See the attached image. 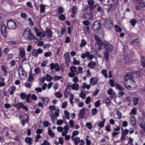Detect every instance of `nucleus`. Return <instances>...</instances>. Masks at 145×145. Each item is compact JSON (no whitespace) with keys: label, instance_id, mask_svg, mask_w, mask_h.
Returning <instances> with one entry per match:
<instances>
[{"label":"nucleus","instance_id":"f257e3e1","mask_svg":"<svg viewBox=\"0 0 145 145\" xmlns=\"http://www.w3.org/2000/svg\"><path fill=\"white\" fill-rule=\"evenodd\" d=\"M22 35L25 39H28L29 41L33 40L35 39V36L31 33L30 29L29 28L24 30Z\"/></svg>","mask_w":145,"mask_h":145},{"label":"nucleus","instance_id":"f03ea898","mask_svg":"<svg viewBox=\"0 0 145 145\" xmlns=\"http://www.w3.org/2000/svg\"><path fill=\"white\" fill-rule=\"evenodd\" d=\"M87 2L88 5L86 7L87 10L92 11L96 7V5L94 4V1L93 0H87Z\"/></svg>","mask_w":145,"mask_h":145},{"label":"nucleus","instance_id":"7ed1b4c3","mask_svg":"<svg viewBox=\"0 0 145 145\" xmlns=\"http://www.w3.org/2000/svg\"><path fill=\"white\" fill-rule=\"evenodd\" d=\"M105 22L104 25L107 29H110L112 27L113 23L112 21L107 19L103 20Z\"/></svg>","mask_w":145,"mask_h":145},{"label":"nucleus","instance_id":"20e7f679","mask_svg":"<svg viewBox=\"0 0 145 145\" xmlns=\"http://www.w3.org/2000/svg\"><path fill=\"white\" fill-rule=\"evenodd\" d=\"M7 25L8 28L10 30L16 29L17 26L15 22L12 20H9L7 21Z\"/></svg>","mask_w":145,"mask_h":145},{"label":"nucleus","instance_id":"39448f33","mask_svg":"<svg viewBox=\"0 0 145 145\" xmlns=\"http://www.w3.org/2000/svg\"><path fill=\"white\" fill-rule=\"evenodd\" d=\"M43 50L41 48H38V49H34L32 52V56L36 58L38 56L39 54H40L43 53Z\"/></svg>","mask_w":145,"mask_h":145},{"label":"nucleus","instance_id":"423d86ee","mask_svg":"<svg viewBox=\"0 0 145 145\" xmlns=\"http://www.w3.org/2000/svg\"><path fill=\"white\" fill-rule=\"evenodd\" d=\"M81 57L82 59H84L86 57H87L88 59L92 60L94 57V56L92 54H90L89 52H86L85 53L82 54L81 56Z\"/></svg>","mask_w":145,"mask_h":145},{"label":"nucleus","instance_id":"0eeeda50","mask_svg":"<svg viewBox=\"0 0 145 145\" xmlns=\"http://www.w3.org/2000/svg\"><path fill=\"white\" fill-rule=\"evenodd\" d=\"M1 24L2 26L1 28V31L3 36L4 37L6 38L7 35L6 26L4 23H2Z\"/></svg>","mask_w":145,"mask_h":145},{"label":"nucleus","instance_id":"6e6552de","mask_svg":"<svg viewBox=\"0 0 145 145\" xmlns=\"http://www.w3.org/2000/svg\"><path fill=\"white\" fill-rule=\"evenodd\" d=\"M65 60V63L66 66H68L70 64V56L69 53H66L64 55Z\"/></svg>","mask_w":145,"mask_h":145},{"label":"nucleus","instance_id":"1a4fd4ad","mask_svg":"<svg viewBox=\"0 0 145 145\" xmlns=\"http://www.w3.org/2000/svg\"><path fill=\"white\" fill-rule=\"evenodd\" d=\"M22 118H23V119H22L21 122L22 125L24 126L25 125V123H27L28 121V116L27 114H24L21 117V119Z\"/></svg>","mask_w":145,"mask_h":145},{"label":"nucleus","instance_id":"9d476101","mask_svg":"<svg viewBox=\"0 0 145 145\" xmlns=\"http://www.w3.org/2000/svg\"><path fill=\"white\" fill-rule=\"evenodd\" d=\"M100 25L99 22L97 21L94 22L92 27L94 31H96L100 29Z\"/></svg>","mask_w":145,"mask_h":145},{"label":"nucleus","instance_id":"9b49d317","mask_svg":"<svg viewBox=\"0 0 145 145\" xmlns=\"http://www.w3.org/2000/svg\"><path fill=\"white\" fill-rule=\"evenodd\" d=\"M104 47L106 49V51H107L109 52H111L113 49V46L108 42L105 43Z\"/></svg>","mask_w":145,"mask_h":145},{"label":"nucleus","instance_id":"f8f14e48","mask_svg":"<svg viewBox=\"0 0 145 145\" xmlns=\"http://www.w3.org/2000/svg\"><path fill=\"white\" fill-rule=\"evenodd\" d=\"M78 9L77 7L76 6H73L71 8L72 14L71 16L72 18L75 17V14L78 12Z\"/></svg>","mask_w":145,"mask_h":145},{"label":"nucleus","instance_id":"ddd939ff","mask_svg":"<svg viewBox=\"0 0 145 145\" xmlns=\"http://www.w3.org/2000/svg\"><path fill=\"white\" fill-rule=\"evenodd\" d=\"M85 109L83 108L80 110V112L78 114V116L79 118H82L84 117L85 113Z\"/></svg>","mask_w":145,"mask_h":145},{"label":"nucleus","instance_id":"4468645a","mask_svg":"<svg viewBox=\"0 0 145 145\" xmlns=\"http://www.w3.org/2000/svg\"><path fill=\"white\" fill-rule=\"evenodd\" d=\"M98 79L95 77L91 78L90 79L89 83L91 85L95 86L98 82Z\"/></svg>","mask_w":145,"mask_h":145},{"label":"nucleus","instance_id":"2eb2a0df","mask_svg":"<svg viewBox=\"0 0 145 145\" xmlns=\"http://www.w3.org/2000/svg\"><path fill=\"white\" fill-rule=\"evenodd\" d=\"M96 65V63L95 62L91 61L88 64L87 66L91 69H95V68Z\"/></svg>","mask_w":145,"mask_h":145},{"label":"nucleus","instance_id":"dca6fc26","mask_svg":"<svg viewBox=\"0 0 145 145\" xmlns=\"http://www.w3.org/2000/svg\"><path fill=\"white\" fill-rule=\"evenodd\" d=\"M108 93L110 96L111 98H115L116 97V93L111 89H110L108 90Z\"/></svg>","mask_w":145,"mask_h":145},{"label":"nucleus","instance_id":"f3484780","mask_svg":"<svg viewBox=\"0 0 145 145\" xmlns=\"http://www.w3.org/2000/svg\"><path fill=\"white\" fill-rule=\"evenodd\" d=\"M39 99L40 101H42L45 105H48L49 99L46 97H39Z\"/></svg>","mask_w":145,"mask_h":145},{"label":"nucleus","instance_id":"a211bd4d","mask_svg":"<svg viewBox=\"0 0 145 145\" xmlns=\"http://www.w3.org/2000/svg\"><path fill=\"white\" fill-rule=\"evenodd\" d=\"M25 143L29 145H31L32 144V139L30 137H26L25 138Z\"/></svg>","mask_w":145,"mask_h":145},{"label":"nucleus","instance_id":"6ab92c4d","mask_svg":"<svg viewBox=\"0 0 145 145\" xmlns=\"http://www.w3.org/2000/svg\"><path fill=\"white\" fill-rule=\"evenodd\" d=\"M84 18L87 20H90L93 18L92 14L90 13H86L84 15Z\"/></svg>","mask_w":145,"mask_h":145},{"label":"nucleus","instance_id":"aec40b11","mask_svg":"<svg viewBox=\"0 0 145 145\" xmlns=\"http://www.w3.org/2000/svg\"><path fill=\"white\" fill-rule=\"evenodd\" d=\"M130 123L133 126L135 125L136 123V120L134 117H132L129 119Z\"/></svg>","mask_w":145,"mask_h":145},{"label":"nucleus","instance_id":"412c9836","mask_svg":"<svg viewBox=\"0 0 145 145\" xmlns=\"http://www.w3.org/2000/svg\"><path fill=\"white\" fill-rule=\"evenodd\" d=\"M28 81L30 82H32L34 81L33 77V74H32V72L30 71L29 76L28 77Z\"/></svg>","mask_w":145,"mask_h":145},{"label":"nucleus","instance_id":"4be33fe9","mask_svg":"<svg viewBox=\"0 0 145 145\" xmlns=\"http://www.w3.org/2000/svg\"><path fill=\"white\" fill-rule=\"evenodd\" d=\"M46 33H47V37L49 38H50L52 37V32L49 29H46Z\"/></svg>","mask_w":145,"mask_h":145},{"label":"nucleus","instance_id":"5701e85b","mask_svg":"<svg viewBox=\"0 0 145 145\" xmlns=\"http://www.w3.org/2000/svg\"><path fill=\"white\" fill-rule=\"evenodd\" d=\"M110 52H107V51H105L104 53V58L106 61H108L109 60Z\"/></svg>","mask_w":145,"mask_h":145},{"label":"nucleus","instance_id":"b1692460","mask_svg":"<svg viewBox=\"0 0 145 145\" xmlns=\"http://www.w3.org/2000/svg\"><path fill=\"white\" fill-rule=\"evenodd\" d=\"M79 85L78 84L76 83H74L72 85V89L77 91L79 89Z\"/></svg>","mask_w":145,"mask_h":145},{"label":"nucleus","instance_id":"393cba45","mask_svg":"<svg viewBox=\"0 0 145 145\" xmlns=\"http://www.w3.org/2000/svg\"><path fill=\"white\" fill-rule=\"evenodd\" d=\"M131 74H127L125 76L124 78V80L127 82V81L129 80L131 82Z\"/></svg>","mask_w":145,"mask_h":145},{"label":"nucleus","instance_id":"a878e982","mask_svg":"<svg viewBox=\"0 0 145 145\" xmlns=\"http://www.w3.org/2000/svg\"><path fill=\"white\" fill-rule=\"evenodd\" d=\"M34 28L37 36L38 37L41 36V32L40 31V30L35 27Z\"/></svg>","mask_w":145,"mask_h":145},{"label":"nucleus","instance_id":"bb28decb","mask_svg":"<svg viewBox=\"0 0 145 145\" xmlns=\"http://www.w3.org/2000/svg\"><path fill=\"white\" fill-rule=\"evenodd\" d=\"M95 39L97 44L99 46H101L102 45V42L100 39L96 36H95Z\"/></svg>","mask_w":145,"mask_h":145},{"label":"nucleus","instance_id":"cd10ccee","mask_svg":"<svg viewBox=\"0 0 145 145\" xmlns=\"http://www.w3.org/2000/svg\"><path fill=\"white\" fill-rule=\"evenodd\" d=\"M138 123L140 126L145 123V122L142 117H140L139 118Z\"/></svg>","mask_w":145,"mask_h":145},{"label":"nucleus","instance_id":"c85d7f7f","mask_svg":"<svg viewBox=\"0 0 145 145\" xmlns=\"http://www.w3.org/2000/svg\"><path fill=\"white\" fill-rule=\"evenodd\" d=\"M139 100V98L135 97H133V102L134 105L135 106L137 105L138 103Z\"/></svg>","mask_w":145,"mask_h":145},{"label":"nucleus","instance_id":"c756f323","mask_svg":"<svg viewBox=\"0 0 145 145\" xmlns=\"http://www.w3.org/2000/svg\"><path fill=\"white\" fill-rule=\"evenodd\" d=\"M45 80L46 77L44 76L40 78L39 79V84L42 85L44 82Z\"/></svg>","mask_w":145,"mask_h":145},{"label":"nucleus","instance_id":"7c9ffc66","mask_svg":"<svg viewBox=\"0 0 145 145\" xmlns=\"http://www.w3.org/2000/svg\"><path fill=\"white\" fill-rule=\"evenodd\" d=\"M141 62L142 65L143 67H145V57L144 56L141 57Z\"/></svg>","mask_w":145,"mask_h":145},{"label":"nucleus","instance_id":"2f4dec72","mask_svg":"<svg viewBox=\"0 0 145 145\" xmlns=\"http://www.w3.org/2000/svg\"><path fill=\"white\" fill-rule=\"evenodd\" d=\"M19 54L21 57H23L25 55V50L24 49H22L20 51Z\"/></svg>","mask_w":145,"mask_h":145},{"label":"nucleus","instance_id":"473e14b6","mask_svg":"<svg viewBox=\"0 0 145 145\" xmlns=\"http://www.w3.org/2000/svg\"><path fill=\"white\" fill-rule=\"evenodd\" d=\"M73 140L75 145H77L80 141L79 137H75Z\"/></svg>","mask_w":145,"mask_h":145},{"label":"nucleus","instance_id":"72a5a7b5","mask_svg":"<svg viewBox=\"0 0 145 145\" xmlns=\"http://www.w3.org/2000/svg\"><path fill=\"white\" fill-rule=\"evenodd\" d=\"M132 44L135 46H138L139 43L138 39H136L133 40L131 42Z\"/></svg>","mask_w":145,"mask_h":145},{"label":"nucleus","instance_id":"f704fd0d","mask_svg":"<svg viewBox=\"0 0 145 145\" xmlns=\"http://www.w3.org/2000/svg\"><path fill=\"white\" fill-rule=\"evenodd\" d=\"M106 121V119L105 118L103 119V121L99 122L98 125L99 127H103L104 126L105 123Z\"/></svg>","mask_w":145,"mask_h":145},{"label":"nucleus","instance_id":"c9c22d12","mask_svg":"<svg viewBox=\"0 0 145 145\" xmlns=\"http://www.w3.org/2000/svg\"><path fill=\"white\" fill-rule=\"evenodd\" d=\"M40 12L41 13H43L45 11V7L44 5L41 4L40 5Z\"/></svg>","mask_w":145,"mask_h":145},{"label":"nucleus","instance_id":"e433bc0d","mask_svg":"<svg viewBox=\"0 0 145 145\" xmlns=\"http://www.w3.org/2000/svg\"><path fill=\"white\" fill-rule=\"evenodd\" d=\"M116 114L118 116V118L119 120L121 119L122 117V114L121 112L118 109H116Z\"/></svg>","mask_w":145,"mask_h":145},{"label":"nucleus","instance_id":"4c0bfd02","mask_svg":"<svg viewBox=\"0 0 145 145\" xmlns=\"http://www.w3.org/2000/svg\"><path fill=\"white\" fill-rule=\"evenodd\" d=\"M19 67L20 69H18V70H21V71L22 72V76H26L27 75L26 73V72L24 70L22 65L20 66Z\"/></svg>","mask_w":145,"mask_h":145},{"label":"nucleus","instance_id":"58836bf2","mask_svg":"<svg viewBox=\"0 0 145 145\" xmlns=\"http://www.w3.org/2000/svg\"><path fill=\"white\" fill-rule=\"evenodd\" d=\"M98 112V110L96 108H94L91 110V114L93 115H96Z\"/></svg>","mask_w":145,"mask_h":145},{"label":"nucleus","instance_id":"ea45409f","mask_svg":"<svg viewBox=\"0 0 145 145\" xmlns=\"http://www.w3.org/2000/svg\"><path fill=\"white\" fill-rule=\"evenodd\" d=\"M102 74L105 76L106 78H107L108 75L107 74V71L106 70L103 69L101 72Z\"/></svg>","mask_w":145,"mask_h":145},{"label":"nucleus","instance_id":"a19ab883","mask_svg":"<svg viewBox=\"0 0 145 145\" xmlns=\"http://www.w3.org/2000/svg\"><path fill=\"white\" fill-rule=\"evenodd\" d=\"M82 87L84 89L86 88L87 89H89L90 88V86L89 85H87L84 82L83 83Z\"/></svg>","mask_w":145,"mask_h":145},{"label":"nucleus","instance_id":"79ce46f5","mask_svg":"<svg viewBox=\"0 0 145 145\" xmlns=\"http://www.w3.org/2000/svg\"><path fill=\"white\" fill-rule=\"evenodd\" d=\"M46 80L47 81L49 82L52 80V77L49 74H47L46 75Z\"/></svg>","mask_w":145,"mask_h":145},{"label":"nucleus","instance_id":"37998d69","mask_svg":"<svg viewBox=\"0 0 145 145\" xmlns=\"http://www.w3.org/2000/svg\"><path fill=\"white\" fill-rule=\"evenodd\" d=\"M86 44V43L84 39H82L81 40V43L80 44V46L82 47L85 46Z\"/></svg>","mask_w":145,"mask_h":145},{"label":"nucleus","instance_id":"c03bdc74","mask_svg":"<svg viewBox=\"0 0 145 145\" xmlns=\"http://www.w3.org/2000/svg\"><path fill=\"white\" fill-rule=\"evenodd\" d=\"M64 113L66 118L68 120L70 118L69 112L67 110H65L64 111Z\"/></svg>","mask_w":145,"mask_h":145},{"label":"nucleus","instance_id":"a18cd8bd","mask_svg":"<svg viewBox=\"0 0 145 145\" xmlns=\"http://www.w3.org/2000/svg\"><path fill=\"white\" fill-rule=\"evenodd\" d=\"M120 133V132H117L116 131H114L112 133V137L113 138L116 137Z\"/></svg>","mask_w":145,"mask_h":145},{"label":"nucleus","instance_id":"49530a36","mask_svg":"<svg viewBox=\"0 0 145 145\" xmlns=\"http://www.w3.org/2000/svg\"><path fill=\"white\" fill-rule=\"evenodd\" d=\"M23 104L22 103L20 102L15 105V106L18 109L22 107Z\"/></svg>","mask_w":145,"mask_h":145},{"label":"nucleus","instance_id":"de8ad7c7","mask_svg":"<svg viewBox=\"0 0 145 145\" xmlns=\"http://www.w3.org/2000/svg\"><path fill=\"white\" fill-rule=\"evenodd\" d=\"M137 114V111L135 108L132 109L131 112L129 113L130 115L133 114L134 115H136Z\"/></svg>","mask_w":145,"mask_h":145},{"label":"nucleus","instance_id":"09e8293b","mask_svg":"<svg viewBox=\"0 0 145 145\" xmlns=\"http://www.w3.org/2000/svg\"><path fill=\"white\" fill-rule=\"evenodd\" d=\"M59 19L61 20H64L65 19V16L63 14H61L58 17Z\"/></svg>","mask_w":145,"mask_h":145},{"label":"nucleus","instance_id":"8fccbe9b","mask_svg":"<svg viewBox=\"0 0 145 145\" xmlns=\"http://www.w3.org/2000/svg\"><path fill=\"white\" fill-rule=\"evenodd\" d=\"M84 33L85 34H88L89 33V29L88 26L86 27L84 29Z\"/></svg>","mask_w":145,"mask_h":145},{"label":"nucleus","instance_id":"3c124183","mask_svg":"<svg viewBox=\"0 0 145 145\" xmlns=\"http://www.w3.org/2000/svg\"><path fill=\"white\" fill-rule=\"evenodd\" d=\"M56 96L58 98H60L62 97V94L59 92H57L55 94Z\"/></svg>","mask_w":145,"mask_h":145},{"label":"nucleus","instance_id":"603ef678","mask_svg":"<svg viewBox=\"0 0 145 145\" xmlns=\"http://www.w3.org/2000/svg\"><path fill=\"white\" fill-rule=\"evenodd\" d=\"M70 70L72 72H76L77 71V68L75 66H73L72 67L70 68Z\"/></svg>","mask_w":145,"mask_h":145},{"label":"nucleus","instance_id":"864d4df0","mask_svg":"<svg viewBox=\"0 0 145 145\" xmlns=\"http://www.w3.org/2000/svg\"><path fill=\"white\" fill-rule=\"evenodd\" d=\"M115 26L116 31L117 32H121V31L122 29L121 28V27H120L117 25H115Z\"/></svg>","mask_w":145,"mask_h":145},{"label":"nucleus","instance_id":"5fc2aeb1","mask_svg":"<svg viewBox=\"0 0 145 145\" xmlns=\"http://www.w3.org/2000/svg\"><path fill=\"white\" fill-rule=\"evenodd\" d=\"M83 69L81 67H79L78 68V71L76 72V74H82V70Z\"/></svg>","mask_w":145,"mask_h":145},{"label":"nucleus","instance_id":"6e6d98bb","mask_svg":"<svg viewBox=\"0 0 145 145\" xmlns=\"http://www.w3.org/2000/svg\"><path fill=\"white\" fill-rule=\"evenodd\" d=\"M48 134L49 135L52 137L54 136L55 135V133H53L49 128L48 129Z\"/></svg>","mask_w":145,"mask_h":145},{"label":"nucleus","instance_id":"4d7b16f0","mask_svg":"<svg viewBox=\"0 0 145 145\" xmlns=\"http://www.w3.org/2000/svg\"><path fill=\"white\" fill-rule=\"evenodd\" d=\"M1 69L5 72V73H4V75H6L7 71L6 70V67L4 66H2L1 67Z\"/></svg>","mask_w":145,"mask_h":145},{"label":"nucleus","instance_id":"13d9d810","mask_svg":"<svg viewBox=\"0 0 145 145\" xmlns=\"http://www.w3.org/2000/svg\"><path fill=\"white\" fill-rule=\"evenodd\" d=\"M92 101L90 97H88L86 99L85 103L87 104H88Z\"/></svg>","mask_w":145,"mask_h":145},{"label":"nucleus","instance_id":"bf43d9fd","mask_svg":"<svg viewBox=\"0 0 145 145\" xmlns=\"http://www.w3.org/2000/svg\"><path fill=\"white\" fill-rule=\"evenodd\" d=\"M129 131L127 129H125V130L122 131V134L125 135H126L128 133Z\"/></svg>","mask_w":145,"mask_h":145},{"label":"nucleus","instance_id":"052dcab7","mask_svg":"<svg viewBox=\"0 0 145 145\" xmlns=\"http://www.w3.org/2000/svg\"><path fill=\"white\" fill-rule=\"evenodd\" d=\"M55 69L56 71H59L60 68L59 66L58 63H55Z\"/></svg>","mask_w":145,"mask_h":145},{"label":"nucleus","instance_id":"680f3d73","mask_svg":"<svg viewBox=\"0 0 145 145\" xmlns=\"http://www.w3.org/2000/svg\"><path fill=\"white\" fill-rule=\"evenodd\" d=\"M116 88L120 90H123V88L120 85L117 84L116 86Z\"/></svg>","mask_w":145,"mask_h":145},{"label":"nucleus","instance_id":"e2e57ef3","mask_svg":"<svg viewBox=\"0 0 145 145\" xmlns=\"http://www.w3.org/2000/svg\"><path fill=\"white\" fill-rule=\"evenodd\" d=\"M86 126L89 129H91L92 127L91 124L90 123H87L86 124Z\"/></svg>","mask_w":145,"mask_h":145},{"label":"nucleus","instance_id":"0e129e2a","mask_svg":"<svg viewBox=\"0 0 145 145\" xmlns=\"http://www.w3.org/2000/svg\"><path fill=\"white\" fill-rule=\"evenodd\" d=\"M130 82L132 84L131 86L132 87V88H136V82L133 80H131Z\"/></svg>","mask_w":145,"mask_h":145},{"label":"nucleus","instance_id":"69168bd1","mask_svg":"<svg viewBox=\"0 0 145 145\" xmlns=\"http://www.w3.org/2000/svg\"><path fill=\"white\" fill-rule=\"evenodd\" d=\"M62 78L61 76H55L53 77V79L55 81L58 80Z\"/></svg>","mask_w":145,"mask_h":145},{"label":"nucleus","instance_id":"338daca9","mask_svg":"<svg viewBox=\"0 0 145 145\" xmlns=\"http://www.w3.org/2000/svg\"><path fill=\"white\" fill-rule=\"evenodd\" d=\"M73 63L74 65H77L80 63L79 61H77L75 57L73 58Z\"/></svg>","mask_w":145,"mask_h":145},{"label":"nucleus","instance_id":"774afa93","mask_svg":"<svg viewBox=\"0 0 145 145\" xmlns=\"http://www.w3.org/2000/svg\"><path fill=\"white\" fill-rule=\"evenodd\" d=\"M20 97L22 99H25L26 97V95L25 93H21L20 95Z\"/></svg>","mask_w":145,"mask_h":145}]
</instances>
